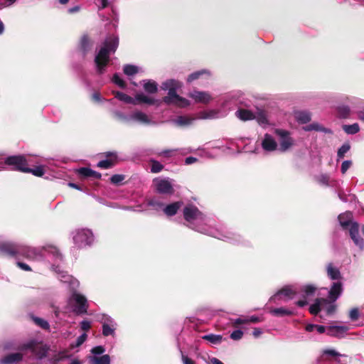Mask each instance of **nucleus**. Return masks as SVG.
Returning <instances> with one entry per match:
<instances>
[{
  "instance_id": "nucleus-22",
  "label": "nucleus",
  "mask_w": 364,
  "mask_h": 364,
  "mask_svg": "<svg viewBox=\"0 0 364 364\" xmlns=\"http://www.w3.org/2000/svg\"><path fill=\"white\" fill-rule=\"evenodd\" d=\"M183 205V202L177 201L164 206L163 212L167 216L175 215Z\"/></svg>"
},
{
  "instance_id": "nucleus-7",
  "label": "nucleus",
  "mask_w": 364,
  "mask_h": 364,
  "mask_svg": "<svg viewBox=\"0 0 364 364\" xmlns=\"http://www.w3.org/2000/svg\"><path fill=\"white\" fill-rule=\"evenodd\" d=\"M14 349L21 352L28 350L34 355L38 360H43L47 356L50 347L36 339H32L19 345L16 348H14Z\"/></svg>"
},
{
  "instance_id": "nucleus-46",
  "label": "nucleus",
  "mask_w": 364,
  "mask_h": 364,
  "mask_svg": "<svg viewBox=\"0 0 364 364\" xmlns=\"http://www.w3.org/2000/svg\"><path fill=\"white\" fill-rule=\"evenodd\" d=\"M105 351V348L102 346H97L92 348L91 353L93 356H101Z\"/></svg>"
},
{
  "instance_id": "nucleus-31",
  "label": "nucleus",
  "mask_w": 364,
  "mask_h": 364,
  "mask_svg": "<svg viewBox=\"0 0 364 364\" xmlns=\"http://www.w3.org/2000/svg\"><path fill=\"white\" fill-rule=\"evenodd\" d=\"M297 121L302 124H306L311 120V114L309 112L301 111L296 113Z\"/></svg>"
},
{
  "instance_id": "nucleus-40",
  "label": "nucleus",
  "mask_w": 364,
  "mask_h": 364,
  "mask_svg": "<svg viewBox=\"0 0 364 364\" xmlns=\"http://www.w3.org/2000/svg\"><path fill=\"white\" fill-rule=\"evenodd\" d=\"M337 110L339 116L342 118L348 117L350 112L349 107L346 105L339 106Z\"/></svg>"
},
{
  "instance_id": "nucleus-37",
  "label": "nucleus",
  "mask_w": 364,
  "mask_h": 364,
  "mask_svg": "<svg viewBox=\"0 0 364 364\" xmlns=\"http://www.w3.org/2000/svg\"><path fill=\"white\" fill-rule=\"evenodd\" d=\"M204 74H208V72L206 70H201L194 72L188 75L187 78V82H191L196 80H198V78H200V76H202Z\"/></svg>"
},
{
  "instance_id": "nucleus-20",
  "label": "nucleus",
  "mask_w": 364,
  "mask_h": 364,
  "mask_svg": "<svg viewBox=\"0 0 364 364\" xmlns=\"http://www.w3.org/2000/svg\"><path fill=\"white\" fill-rule=\"evenodd\" d=\"M348 331L346 326H328L326 327V334L330 336L342 338Z\"/></svg>"
},
{
  "instance_id": "nucleus-29",
  "label": "nucleus",
  "mask_w": 364,
  "mask_h": 364,
  "mask_svg": "<svg viewBox=\"0 0 364 364\" xmlns=\"http://www.w3.org/2000/svg\"><path fill=\"white\" fill-rule=\"evenodd\" d=\"M91 364H110V357L109 355H102L101 356H92L90 358Z\"/></svg>"
},
{
  "instance_id": "nucleus-32",
  "label": "nucleus",
  "mask_w": 364,
  "mask_h": 364,
  "mask_svg": "<svg viewBox=\"0 0 364 364\" xmlns=\"http://www.w3.org/2000/svg\"><path fill=\"white\" fill-rule=\"evenodd\" d=\"M202 338L203 340L209 341L210 343H211L213 344L220 343L222 340H223L222 336H220V335H215V334H213V333L208 334V335H204V336H202Z\"/></svg>"
},
{
  "instance_id": "nucleus-14",
  "label": "nucleus",
  "mask_w": 364,
  "mask_h": 364,
  "mask_svg": "<svg viewBox=\"0 0 364 364\" xmlns=\"http://www.w3.org/2000/svg\"><path fill=\"white\" fill-rule=\"evenodd\" d=\"M156 190L161 194H172L173 188L168 178H156L154 181Z\"/></svg>"
},
{
  "instance_id": "nucleus-33",
  "label": "nucleus",
  "mask_w": 364,
  "mask_h": 364,
  "mask_svg": "<svg viewBox=\"0 0 364 364\" xmlns=\"http://www.w3.org/2000/svg\"><path fill=\"white\" fill-rule=\"evenodd\" d=\"M194 119L190 118L187 116H178L174 120V123L179 126H187L192 123Z\"/></svg>"
},
{
  "instance_id": "nucleus-41",
  "label": "nucleus",
  "mask_w": 364,
  "mask_h": 364,
  "mask_svg": "<svg viewBox=\"0 0 364 364\" xmlns=\"http://www.w3.org/2000/svg\"><path fill=\"white\" fill-rule=\"evenodd\" d=\"M70 358V355L68 354V350H63L59 351L58 355H56L53 358V360L55 362L58 363L60 360L68 359Z\"/></svg>"
},
{
  "instance_id": "nucleus-16",
  "label": "nucleus",
  "mask_w": 364,
  "mask_h": 364,
  "mask_svg": "<svg viewBox=\"0 0 364 364\" xmlns=\"http://www.w3.org/2000/svg\"><path fill=\"white\" fill-rule=\"evenodd\" d=\"M131 122L143 125L154 124L155 122L144 112L136 110L130 114Z\"/></svg>"
},
{
  "instance_id": "nucleus-2",
  "label": "nucleus",
  "mask_w": 364,
  "mask_h": 364,
  "mask_svg": "<svg viewBox=\"0 0 364 364\" xmlns=\"http://www.w3.org/2000/svg\"><path fill=\"white\" fill-rule=\"evenodd\" d=\"M182 86V83L174 79H169L166 80L161 84V89L168 90V95L164 97L162 100L156 99L153 97L149 96L144 92L136 93L134 97H132L127 94L116 91L114 92V96L119 100L124 102L127 104L131 105H141L146 104L148 105L159 106L161 102H164L167 105H175L178 107H186L189 105L188 101L180 97L176 91Z\"/></svg>"
},
{
  "instance_id": "nucleus-10",
  "label": "nucleus",
  "mask_w": 364,
  "mask_h": 364,
  "mask_svg": "<svg viewBox=\"0 0 364 364\" xmlns=\"http://www.w3.org/2000/svg\"><path fill=\"white\" fill-rule=\"evenodd\" d=\"M68 304L76 314H84L87 311L88 304L87 299L79 293L74 292L68 299Z\"/></svg>"
},
{
  "instance_id": "nucleus-58",
  "label": "nucleus",
  "mask_w": 364,
  "mask_h": 364,
  "mask_svg": "<svg viewBox=\"0 0 364 364\" xmlns=\"http://www.w3.org/2000/svg\"><path fill=\"white\" fill-rule=\"evenodd\" d=\"M315 364H331V360L324 356L318 358Z\"/></svg>"
},
{
  "instance_id": "nucleus-54",
  "label": "nucleus",
  "mask_w": 364,
  "mask_h": 364,
  "mask_svg": "<svg viewBox=\"0 0 364 364\" xmlns=\"http://www.w3.org/2000/svg\"><path fill=\"white\" fill-rule=\"evenodd\" d=\"M35 322L43 328L46 329L49 327V323H48V321L42 318H36Z\"/></svg>"
},
{
  "instance_id": "nucleus-51",
  "label": "nucleus",
  "mask_w": 364,
  "mask_h": 364,
  "mask_svg": "<svg viewBox=\"0 0 364 364\" xmlns=\"http://www.w3.org/2000/svg\"><path fill=\"white\" fill-rule=\"evenodd\" d=\"M124 179V176L120 174H114L110 178L111 182L114 184L121 183Z\"/></svg>"
},
{
  "instance_id": "nucleus-19",
  "label": "nucleus",
  "mask_w": 364,
  "mask_h": 364,
  "mask_svg": "<svg viewBox=\"0 0 364 364\" xmlns=\"http://www.w3.org/2000/svg\"><path fill=\"white\" fill-rule=\"evenodd\" d=\"M189 96L196 102L203 104H207L212 100L210 94L208 92L203 91L193 90L189 94Z\"/></svg>"
},
{
  "instance_id": "nucleus-3",
  "label": "nucleus",
  "mask_w": 364,
  "mask_h": 364,
  "mask_svg": "<svg viewBox=\"0 0 364 364\" xmlns=\"http://www.w3.org/2000/svg\"><path fill=\"white\" fill-rule=\"evenodd\" d=\"M183 217L188 223V226L196 231L224 241L240 242V235L228 232L223 228L218 229L212 227V220L193 205L190 204L184 208Z\"/></svg>"
},
{
  "instance_id": "nucleus-30",
  "label": "nucleus",
  "mask_w": 364,
  "mask_h": 364,
  "mask_svg": "<svg viewBox=\"0 0 364 364\" xmlns=\"http://www.w3.org/2000/svg\"><path fill=\"white\" fill-rule=\"evenodd\" d=\"M235 115L241 120L247 121L254 119V114L247 109H239L235 112Z\"/></svg>"
},
{
  "instance_id": "nucleus-50",
  "label": "nucleus",
  "mask_w": 364,
  "mask_h": 364,
  "mask_svg": "<svg viewBox=\"0 0 364 364\" xmlns=\"http://www.w3.org/2000/svg\"><path fill=\"white\" fill-rule=\"evenodd\" d=\"M178 149H165L156 154L158 156H163L165 157H170L173 152L178 151Z\"/></svg>"
},
{
  "instance_id": "nucleus-63",
  "label": "nucleus",
  "mask_w": 364,
  "mask_h": 364,
  "mask_svg": "<svg viewBox=\"0 0 364 364\" xmlns=\"http://www.w3.org/2000/svg\"><path fill=\"white\" fill-rule=\"evenodd\" d=\"M198 161L197 158L189 156L185 159V164L187 165L192 164Z\"/></svg>"
},
{
  "instance_id": "nucleus-42",
  "label": "nucleus",
  "mask_w": 364,
  "mask_h": 364,
  "mask_svg": "<svg viewBox=\"0 0 364 364\" xmlns=\"http://www.w3.org/2000/svg\"><path fill=\"white\" fill-rule=\"evenodd\" d=\"M124 73L127 75H134L138 72V68L133 65H126L124 66Z\"/></svg>"
},
{
  "instance_id": "nucleus-11",
  "label": "nucleus",
  "mask_w": 364,
  "mask_h": 364,
  "mask_svg": "<svg viewBox=\"0 0 364 364\" xmlns=\"http://www.w3.org/2000/svg\"><path fill=\"white\" fill-rule=\"evenodd\" d=\"M73 242L78 248L90 246L94 242V235L88 229H80L73 232Z\"/></svg>"
},
{
  "instance_id": "nucleus-52",
  "label": "nucleus",
  "mask_w": 364,
  "mask_h": 364,
  "mask_svg": "<svg viewBox=\"0 0 364 364\" xmlns=\"http://www.w3.org/2000/svg\"><path fill=\"white\" fill-rule=\"evenodd\" d=\"M352 165V162L350 160H346L344 161L341 164V171L343 174H344L348 169Z\"/></svg>"
},
{
  "instance_id": "nucleus-35",
  "label": "nucleus",
  "mask_w": 364,
  "mask_h": 364,
  "mask_svg": "<svg viewBox=\"0 0 364 364\" xmlns=\"http://www.w3.org/2000/svg\"><path fill=\"white\" fill-rule=\"evenodd\" d=\"M150 162L151 164V172L154 173H157L161 172L164 168V165L161 164L159 161L155 159H150Z\"/></svg>"
},
{
  "instance_id": "nucleus-21",
  "label": "nucleus",
  "mask_w": 364,
  "mask_h": 364,
  "mask_svg": "<svg viewBox=\"0 0 364 364\" xmlns=\"http://www.w3.org/2000/svg\"><path fill=\"white\" fill-rule=\"evenodd\" d=\"M23 360V354L20 352L10 353L0 359V364H18Z\"/></svg>"
},
{
  "instance_id": "nucleus-25",
  "label": "nucleus",
  "mask_w": 364,
  "mask_h": 364,
  "mask_svg": "<svg viewBox=\"0 0 364 364\" xmlns=\"http://www.w3.org/2000/svg\"><path fill=\"white\" fill-rule=\"evenodd\" d=\"M147 206L156 212L163 211L164 204L157 198H151L146 200Z\"/></svg>"
},
{
  "instance_id": "nucleus-23",
  "label": "nucleus",
  "mask_w": 364,
  "mask_h": 364,
  "mask_svg": "<svg viewBox=\"0 0 364 364\" xmlns=\"http://www.w3.org/2000/svg\"><path fill=\"white\" fill-rule=\"evenodd\" d=\"M141 84L144 91L149 95L154 94L158 91V83L153 80H143Z\"/></svg>"
},
{
  "instance_id": "nucleus-28",
  "label": "nucleus",
  "mask_w": 364,
  "mask_h": 364,
  "mask_svg": "<svg viewBox=\"0 0 364 364\" xmlns=\"http://www.w3.org/2000/svg\"><path fill=\"white\" fill-rule=\"evenodd\" d=\"M78 173L80 175L84 177H92L97 179L101 178L100 173L93 171L92 169L87 167L80 168L78 170Z\"/></svg>"
},
{
  "instance_id": "nucleus-26",
  "label": "nucleus",
  "mask_w": 364,
  "mask_h": 364,
  "mask_svg": "<svg viewBox=\"0 0 364 364\" xmlns=\"http://www.w3.org/2000/svg\"><path fill=\"white\" fill-rule=\"evenodd\" d=\"M303 129H304V130H305L306 132H310V131L314 130V131H316V132H323L326 134H332L331 129H330L328 128L323 127L322 125H321L320 124L316 123V122L311 123V124L304 127Z\"/></svg>"
},
{
  "instance_id": "nucleus-12",
  "label": "nucleus",
  "mask_w": 364,
  "mask_h": 364,
  "mask_svg": "<svg viewBox=\"0 0 364 364\" xmlns=\"http://www.w3.org/2000/svg\"><path fill=\"white\" fill-rule=\"evenodd\" d=\"M274 133L279 137V145L278 149L279 151L286 152L295 144V141L291 136V133L289 131L276 129Z\"/></svg>"
},
{
  "instance_id": "nucleus-4",
  "label": "nucleus",
  "mask_w": 364,
  "mask_h": 364,
  "mask_svg": "<svg viewBox=\"0 0 364 364\" xmlns=\"http://www.w3.org/2000/svg\"><path fill=\"white\" fill-rule=\"evenodd\" d=\"M343 292V284L334 282L328 291V299L318 298L309 307V312L316 315L321 311H324L327 315H331L336 311L335 301L341 296Z\"/></svg>"
},
{
  "instance_id": "nucleus-6",
  "label": "nucleus",
  "mask_w": 364,
  "mask_h": 364,
  "mask_svg": "<svg viewBox=\"0 0 364 364\" xmlns=\"http://www.w3.org/2000/svg\"><path fill=\"white\" fill-rule=\"evenodd\" d=\"M352 213L346 212L338 215V219L340 225L344 229H349V233L354 244L359 248L363 249L364 247V240L359 236V225L356 222L352 221Z\"/></svg>"
},
{
  "instance_id": "nucleus-57",
  "label": "nucleus",
  "mask_w": 364,
  "mask_h": 364,
  "mask_svg": "<svg viewBox=\"0 0 364 364\" xmlns=\"http://www.w3.org/2000/svg\"><path fill=\"white\" fill-rule=\"evenodd\" d=\"M97 1V6H98L99 9H103L106 8L109 4V0H96Z\"/></svg>"
},
{
  "instance_id": "nucleus-18",
  "label": "nucleus",
  "mask_w": 364,
  "mask_h": 364,
  "mask_svg": "<svg viewBox=\"0 0 364 364\" xmlns=\"http://www.w3.org/2000/svg\"><path fill=\"white\" fill-rule=\"evenodd\" d=\"M297 291L294 287L291 286L285 287L272 296L270 300L275 301L277 299L281 298L282 296H284L287 299H293Z\"/></svg>"
},
{
  "instance_id": "nucleus-49",
  "label": "nucleus",
  "mask_w": 364,
  "mask_h": 364,
  "mask_svg": "<svg viewBox=\"0 0 364 364\" xmlns=\"http://www.w3.org/2000/svg\"><path fill=\"white\" fill-rule=\"evenodd\" d=\"M243 336L242 331L238 329L233 331L230 334V338L232 340L237 341L240 340Z\"/></svg>"
},
{
  "instance_id": "nucleus-43",
  "label": "nucleus",
  "mask_w": 364,
  "mask_h": 364,
  "mask_svg": "<svg viewBox=\"0 0 364 364\" xmlns=\"http://www.w3.org/2000/svg\"><path fill=\"white\" fill-rule=\"evenodd\" d=\"M90 48L89 39L87 36H83L81 39L80 42V49L83 53L85 55Z\"/></svg>"
},
{
  "instance_id": "nucleus-17",
  "label": "nucleus",
  "mask_w": 364,
  "mask_h": 364,
  "mask_svg": "<svg viewBox=\"0 0 364 364\" xmlns=\"http://www.w3.org/2000/svg\"><path fill=\"white\" fill-rule=\"evenodd\" d=\"M261 146L265 151L268 152L274 151L279 148L275 139L269 134H264L261 142Z\"/></svg>"
},
{
  "instance_id": "nucleus-1",
  "label": "nucleus",
  "mask_w": 364,
  "mask_h": 364,
  "mask_svg": "<svg viewBox=\"0 0 364 364\" xmlns=\"http://www.w3.org/2000/svg\"><path fill=\"white\" fill-rule=\"evenodd\" d=\"M2 250L11 256L19 255L31 261H46L51 264L53 270L58 274V278L61 282L69 283L73 288L79 286V282L77 280H74L67 272L60 269L59 264L63 261V256L55 246L46 245L33 247L26 245H5Z\"/></svg>"
},
{
  "instance_id": "nucleus-15",
  "label": "nucleus",
  "mask_w": 364,
  "mask_h": 364,
  "mask_svg": "<svg viewBox=\"0 0 364 364\" xmlns=\"http://www.w3.org/2000/svg\"><path fill=\"white\" fill-rule=\"evenodd\" d=\"M317 288L312 284H306L301 287V292L303 299L299 300L296 302V305L299 307H304L307 305V299L314 296Z\"/></svg>"
},
{
  "instance_id": "nucleus-39",
  "label": "nucleus",
  "mask_w": 364,
  "mask_h": 364,
  "mask_svg": "<svg viewBox=\"0 0 364 364\" xmlns=\"http://www.w3.org/2000/svg\"><path fill=\"white\" fill-rule=\"evenodd\" d=\"M26 170L28 171H25V173H31L34 176L39 177L42 176L45 173L43 166H38L34 168H31L26 166Z\"/></svg>"
},
{
  "instance_id": "nucleus-34",
  "label": "nucleus",
  "mask_w": 364,
  "mask_h": 364,
  "mask_svg": "<svg viewBox=\"0 0 364 364\" xmlns=\"http://www.w3.org/2000/svg\"><path fill=\"white\" fill-rule=\"evenodd\" d=\"M343 129L348 134H355L359 132L360 127L358 124L354 123L353 124L343 125Z\"/></svg>"
},
{
  "instance_id": "nucleus-61",
  "label": "nucleus",
  "mask_w": 364,
  "mask_h": 364,
  "mask_svg": "<svg viewBox=\"0 0 364 364\" xmlns=\"http://www.w3.org/2000/svg\"><path fill=\"white\" fill-rule=\"evenodd\" d=\"M315 330L320 334L326 333V327L324 326L316 325Z\"/></svg>"
},
{
  "instance_id": "nucleus-44",
  "label": "nucleus",
  "mask_w": 364,
  "mask_h": 364,
  "mask_svg": "<svg viewBox=\"0 0 364 364\" xmlns=\"http://www.w3.org/2000/svg\"><path fill=\"white\" fill-rule=\"evenodd\" d=\"M114 164V162L112 159H105L99 161L97 164V167L102 168H111Z\"/></svg>"
},
{
  "instance_id": "nucleus-24",
  "label": "nucleus",
  "mask_w": 364,
  "mask_h": 364,
  "mask_svg": "<svg viewBox=\"0 0 364 364\" xmlns=\"http://www.w3.org/2000/svg\"><path fill=\"white\" fill-rule=\"evenodd\" d=\"M327 275L331 280H336V282H341V274L339 269L333 266L332 263H329L327 265Z\"/></svg>"
},
{
  "instance_id": "nucleus-60",
  "label": "nucleus",
  "mask_w": 364,
  "mask_h": 364,
  "mask_svg": "<svg viewBox=\"0 0 364 364\" xmlns=\"http://www.w3.org/2000/svg\"><path fill=\"white\" fill-rule=\"evenodd\" d=\"M181 354H182V360H183V364H195V363L193 360L189 358L188 356L183 355L182 352H181Z\"/></svg>"
},
{
  "instance_id": "nucleus-45",
  "label": "nucleus",
  "mask_w": 364,
  "mask_h": 364,
  "mask_svg": "<svg viewBox=\"0 0 364 364\" xmlns=\"http://www.w3.org/2000/svg\"><path fill=\"white\" fill-rule=\"evenodd\" d=\"M112 82L116 84L118 87L121 88L125 87V82L120 77V76L118 74H114L112 77Z\"/></svg>"
},
{
  "instance_id": "nucleus-64",
  "label": "nucleus",
  "mask_w": 364,
  "mask_h": 364,
  "mask_svg": "<svg viewBox=\"0 0 364 364\" xmlns=\"http://www.w3.org/2000/svg\"><path fill=\"white\" fill-rule=\"evenodd\" d=\"M80 10V6L77 5V6H74L73 7L69 8L68 9V12L69 14H74V13L78 12Z\"/></svg>"
},
{
  "instance_id": "nucleus-13",
  "label": "nucleus",
  "mask_w": 364,
  "mask_h": 364,
  "mask_svg": "<svg viewBox=\"0 0 364 364\" xmlns=\"http://www.w3.org/2000/svg\"><path fill=\"white\" fill-rule=\"evenodd\" d=\"M98 321L102 324V333L104 336L114 335L117 323L112 318L107 314H100Z\"/></svg>"
},
{
  "instance_id": "nucleus-9",
  "label": "nucleus",
  "mask_w": 364,
  "mask_h": 364,
  "mask_svg": "<svg viewBox=\"0 0 364 364\" xmlns=\"http://www.w3.org/2000/svg\"><path fill=\"white\" fill-rule=\"evenodd\" d=\"M237 105V100L233 96H228L222 104L220 109H210L200 113L201 119H217L225 117L228 112Z\"/></svg>"
},
{
  "instance_id": "nucleus-56",
  "label": "nucleus",
  "mask_w": 364,
  "mask_h": 364,
  "mask_svg": "<svg viewBox=\"0 0 364 364\" xmlns=\"http://www.w3.org/2000/svg\"><path fill=\"white\" fill-rule=\"evenodd\" d=\"M16 265L23 271H27V272L32 271V269L31 268V267L28 264H27L26 263H24L23 262H20V261L16 262Z\"/></svg>"
},
{
  "instance_id": "nucleus-36",
  "label": "nucleus",
  "mask_w": 364,
  "mask_h": 364,
  "mask_svg": "<svg viewBox=\"0 0 364 364\" xmlns=\"http://www.w3.org/2000/svg\"><path fill=\"white\" fill-rule=\"evenodd\" d=\"M350 146L349 143H344L338 150L337 156L338 160L343 159L345 154L350 150Z\"/></svg>"
},
{
  "instance_id": "nucleus-48",
  "label": "nucleus",
  "mask_w": 364,
  "mask_h": 364,
  "mask_svg": "<svg viewBox=\"0 0 364 364\" xmlns=\"http://www.w3.org/2000/svg\"><path fill=\"white\" fill-rule=\"evenodd\" d=\"M340 354L333 349H326L323 351L321 356L327 358V356L336 357L339 356Z\"/></svg>"
},
{
  "instance_id": "nucleus-27",
  "label": "nucleus",
  "mask_w": 364,
  "mask_h": 364,
  "mask_svg": "<svg viewBox=\"0 0 364 364\" xmlns=\"http://www.w3.org/2000/svg\"><path fill=\"white\" fill-rule=\"evenodd\" d=\"M269 312L275 316H291L294 314V311L293 309L284 307L272 309Z\"/></svg>"
},
{
  "instance_id": "nucleus-8",
  "label": "nucleus",
  "mask_w": 364,
  "mask_h": 364,
  "mask_svg": "<svg viewBox=\"0 0 364 364\" xmlns=\"http://www.w3.org/2000/svg\"><path fill=\"white\" fill-rule=\"evenodd\" d=\"M27 161L22 155H14L4 157L0 154V171L10 168L25 173L27 166Z\"/></svg>"
},
{
  "instance_id": "nucleus-47",
  "label": "nucleus",
  "mask_w": 364,
  "mask_h": 364,
  "mask_svg": "<svg viewBox=\"0 0 364 364\" xmlns=\"http://www.w3.org/2000/svg\"><path fill=\"white\" fill-rule=\"evenodd\" d=\"M115 116L119 119H120L121 121L124 122H131V118L130 117V114H124L120 112H115Z\"/></svg>"
},
{
  "instance_id": "nucleus-62",
  "label": "nucleus",
  "mask_w": 364,
  "mask_h": 364,
  "mask_svg": "<svg viewBox=\"0 0 364 364\" xmlns=\"http://www.w3.org/2000/svg\"><path fill=\"white\" fill-rule=\"evenodd\" d=\"M246 320H247V323L248 322H251V323H257V322H259L261 321V319L259 317L257 316H252L247 318H246Z\"/></svg>"
},
{
  "instance_id": "nucleus-5",
  "label": "nucleus",
  "mask_w": 364,
  "mask_h": 364,
  "mask_svg": "<svg viewBox=\"0 0 364 364\" xmlns=\"http://www.w3.org/2000/svg\"><path fill=\"white\" fill-rule=\"evenodd\" d=\"M118 46L119 38L115 35L107 36L102 43L95 57V68L98 74L101 75L105 72L109 62V56L112 53H115Z\"/></svg>"
},
{
  "instance_id": "nucleus-59",
  "label": "nucleus",
  "mask_w": 364,
  "mask_h": 364,
  "mask_svg": "<svg viewBox=\"0 0 364 364\" xmlns=\"http://www.w3.org/2000/svg\"><path fill=\"white\" fill-rule=\"evenodd\" d=\"M80 327L83 331H87L90 328V322L88 321H82L80 323Z\"/></svg>"
},
{
  "instance_id": "nucleus-55",
  "label": "nucleus",
  "mask_w": 364,
  "mask_h": 364,
  "mask_svg": "<svg viewBox=\"0 0 364 364\" xmlns=\"http://www.w3.org/2000/svg\"><path fill=\"white\" fill-rule=\"evenodd\" d=\"M257 120L260 124H267L269 123L267 117L264 113H259Z\"/></svg>"
},
{
  "instance_id": "nucleus-38",
  "label": "nucleus",
  "mask_w": 364,
  "mask_h": 364,
  "mask_svg": "<svg viewBox=\"0 0 364 364\" xmlns=\"http://www.w3.org/2000/svg\"><path fill=\"white\" fill-rule=\"evenodd\" d=\"M87 337V334L85 333H83L80 336H78V338H77V340L75 343H70V348L74 349L75 348L80 346L86 341Z\"/></svg>"
},
{
  "instance_id": "nucleus-53",
  "label": "nucleus",
  "mask_w": 364,
  "mask_h": 364,
  "mask_svg": "<svg viewBox=\"0 0 364 364\" xmlns=\"http://www.w3.org/2000/svg\"><path fill=\"white\" fill-rule=\"evenodd\" d=\"M349 317L352 321H355L359 317V311L356 308L352 309L349 313Z\"/></svg>"
}]
</instances>
